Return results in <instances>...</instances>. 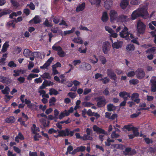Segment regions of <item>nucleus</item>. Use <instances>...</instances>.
Wrapping results in <instances>:
<instances>
[{"label":"nucleus","instance_id":"f257e3e1","mask_svg":"<svg viewBox=\"0 0 156 156\" xmlns=\"http://www.w3.org/2000/svg\"><path fill=\"white\" fill-rule=\"evenodd\" d=\"M147 10V7L144 6L142 8H139L135 11L132 14V19L134 20L140 16H142L145 19H147L148 17Z\"/></svg>","mask_w":156,"mask_h":156},{"label":"nucleus","instance_id":"f03ea898","mask_svg":"<svg viewBox=\"0 0 156 156\" xmlns=\"http://www.w3.org/2000/svg\"><path fill=\"white\" fill-rule=\"evenodd\" d=\"M128 30L127 28L124 26V29L120 33L119 35L121 37L125 38L126 40H130L133 38V37L132 34L129 33Z\"/></svg>","mask_w":156,"mask_h":156},{"label":"nucleus","instance_id":"7ed1b4c3","mask_svg":"<svg viewBox=\"0 0 156 156\" xmlns=\"http://www.w3.org/2000/svg\"><path fill=\"white\" fill-rule=\"evenodd\" d=\"M95 99L98 101L97 105L99 107L105 105L107 102L106 100L102 97H97Z\"/></svg>","mask_w":156,"mask_h":156},{"label":"nucleus","instance_id":"20e7f679","mask_svg":"<svg viewBox=\"0 0 156 156\" xmlns=\"http://www.w3.org/2000/svg\"><path fill=\"white\" fill-rule=\"evenodd\" d=\"M145 25L140 20H139L137 23V29L139 33L143 34L145 29Z\"/></svg>","mask_w":156,"mask_h":156},{"label":"nucleus","instance_id":"39448f33","mask_svg":"<svg viewBox=\"0 0 156 156\" xmlns=\"http://www.w3.org/2000/svg\"><path fill=\"white\" fill-rule=\"evenodd\" d=\"M102 51L105 54H108L110 50L111 45L108 42H105L103 43L102 46Z\"/></svg>","mask_w":156,"mask_h":156},{"label":"nucleus","instance_id":"423d86ee","mask_svg":"<svg viewBox=\"0 0 156 156\" xmlns=\"http://www.w3.org/2000/svg\"><path fill=\"white\" fill-rule=\"evenodd\" d=\"M107 74L111 79L114 80H116L117 77L116 75L112 69H107Z\"/></svg>","mask_w":156,"mask_h":156},{"label":"nucleus","instance_id":"0eeeda50","mask_svg":"<svg viewBox=\"0 0 156 156\" xmlns=\"http://www.w3.org/2000/svg\"><path fill=\"white\" fill-rule=\"evenodd\" d=\"M136 75L137 78L141 79L145 76V73L142 69L138 68L136 71Z\"/></svg>","mask_w":156,"mask_h":156},{"label":"nucleus","instance_id":"6e6552de","mask_svg":"<svg viewBox=\"0 0 156 156\" xmlns=\"http://www.w3.org/2000/svg\"><path fill=\"white\" fill-rule=\"evenodd\" d=\"M93 129L94 131L97 133H101L105 135H107V133L105 130L98 127L96 125H94L93 127Z\"/></svg>","mask_w":156,"mask_h":156},{"label":"nucleus","instance_id":"1a4fd4ad","mask_svg":"<svg viewBox=\"0 0 156 156\" xmlns=\"http://www.w3.org/2000/svg\"><path fill=\"white\" fill-rule=\"evenodd\" d=\"M109 15L111 22L113 21L116 18H117L118 13L115 10L110 11Z\"/></svg>","mask_w":156,"mask_h":156},{"label":"nucleus","instance_id":"9d476101","mask_svg":"<svg viewBox=\"0 0 156 156\" xmlns=\"http://www.w3.org/2000/svg\"><path fill=\"white\" fill-rule=\"evenodd\" d=\"M122 41H117V42L112 43V46L113 48L119 49L122 47Z\"/></svg>","mask_w":156,"mask_h":156},{"label":"nucleus","instance_id":"9b49d317","mask_svg":"<svg viewBox=\"0 0 156 156\" xmlns=\"http://www.w3.org/2000/svg\"><path fill=\"white\" fill-rule=\"evenodd\" d=\"M129 0H122L121 1L120 6L122 9H124L126 8L129 5Z\"/></svg>","mask_w":156,"mask_h":156},{"label":"nucleus","instance_id":"f8f14e48","mask_svg":"<svg viewBox=\"0 0 156 156\" xmlns=\"http://www.w3.org/2000/svg\"><path fill=\"white\" fill-rule=\"evenodd\" d=\"M135 47L134 44H127L126 47V50L128 52H131L133 51L135 49Z\"/></svg>","mask_w":156,"mask_h":156},{"label":"nucleus","instance_id":"ddd939ff","mask_svg":"<svg viewBox=\"0 0 156 156\" xmlns=\"http://www.w3.org/2000/svg\"><path fill=\"white\" fill-rule=\"evenodd\" d=\"M0 81L7 84L10 83L11 82V80L10 79L7 77L2 76H0Z\"/></svg>","mask_w":156,"mask_h":156},{"label":"nucleus","instance_id":"4468645a","mask_svg":"<svg viewBox=\"0 0 156 156\" xmlns=\"http://www.w3.org/2000/svg\"><path fill=\"white\" fill-rule=\"evenodd\" d=\"M117 20L122 22H125L128 21V16L124 15H121L117 18Z\"/></svg>","mask_w":156,"mask_h":156},{"label":"nucleus","instance_id":"2eb2a0df","mask_svg":"<svg viewBox=\"0 0 156 156\" xmlns=\"http://www.w3.org/2000/svg\"><path fill=\"white\" fill-rule=\"evenodd\" d=\"M85 6V4L84 2H83L81 4H80L76 8V11L77 12L83 11L84 9Z\"/></svg>","mask_w":156,"mask_h":156},{"label":"nucleus","instance_id":"dca6fc26","mask_svg":"<svg viewBox=\"0 0 156 156\" xmlns=\"http://www.w3.org/2000/svg\"><path fill=\"white\" fill-rule=\"evenodd\" d=\"M111 148L112 149L115 148L123 150L125 147L122 144H113L111 145Z\"/></svg>","mask_w":156,"mask_h":156},{"label":"nucleus","instance_id":"f3484780","mask_svg":"<svg viewBox=\"0 0 156 156\" xmlns=\"http://www.w3.org/2000/svg\"><path fill=\"white\" fill-rule=\"evenodd\" d=\"M33 21L35 24H37L41 22V20L39 16H35L32 20L30 21L29 22L31 23Z\"/></svg>","mask_w":156,"mask_h":156},{"label":"nucleus","instance_id":"a211bd4d","mask_svg":"<svg viewBox=\"0 0 156 156\" xmlns=\"http://www.w3.org/2000/svg\"><path fill=\"white\" fill-rule=\"evenodd\" d=\"M108 19V16L106 12H104L103 13L101 17V20L104 22H106Z\"/></svg>","mask_w":156,"mask_h":156},{"label":"nucleus","instance_id":"6ab92c4d","mask_svg":"<svg viewBox=\"0 0 156 156\" xmlns=\"http://www.w3.org/2000/svg\"><path fill=\"white\" fill-rule=\"evenodd\" d=\"M39 121L44 127L48 126L50 123L49 121L47 122L46 120L42 118H40Z\"/></svg>","mask_w":156,"mask_h":156},{"label":"nucleus","instance_id":"aec40b11","mask_svg":"<svg viewBox=\"0 0 156 156\" xmlns=\"http://www.w3.org/2000/svg\"><path fill=\"white\" fill-rule=\"evenodd\" d=\"M72 41L75 43L80 44H83V42L81 37H74Z\"/></svg>","mask_w":156,"mask_h":156},{"label":"nucleus","instance_id":"412c9836","mask_svg":"<svg viewBox=\"0 0 156 156\" xmlns=\"http://www.w3.org/2000/svg\"><path fill=\"white\" fill-rule=\"evenodd\" d=\"M92 5H95L97 6H99L100 5L101 0H89Z\"/></svg>","mask_w":156,"mask_h":156},{"label":"nucleus","instance_id":"4be33fe9","mask_svg":"<svg viewBox=\"0 0 156 156\" xmlns=\"http://www.w3.org/2000/svg\"><path fill=\"white\" fill-rule=\"evenodd\" d=\"M58 133L59 134L58 135L56 136H55L56 137H57L58 136H67V134H66V129L65 130H62L61 131H58Z\"/></svg>","mask_w":156,"mask_h":156},{"label":"nucleus","instance_id":"5701e85b","mask_svg":"<svg viewBox=\"0 0 156 156\" xmlns=\"http://www.w3.org/2000/svg\"><path fill=\"white\" fill-rule=\"evenodd\" d=\"M107 108L108 111H113L115 110L116 107L113 104H110L107 105Z\"/></svg>","mask_w":156,"mask_h":156},{"label":"nucleus","instance_id":"b1692460","mask_svg":"<svg viewBox=\"0 0 156 156\" xmlns=\"http://www.w3.org/2000/svg\"><path fill=\"white\" fill-rule=\"evenodd\" d=\"M7 57V54H3L2 57L0 59V65H4L5 64V60Z\"/></svg>","mask_w":156,"mask_h":156},{"label":"nucleus","instance_id":"393cba45","mask_svg":"<svg viewBox=\"0 0 156 156\" xmlns=\"http://www.w3.org/2000/svg\"><path fill=\"white\" fill-rule=\"evenodd\" d=\"M82 140H93V138L90 136V135L88 134H84L82 137Z\"/></svg>","mask_w":156,"mask_h":156},{"label":"nucleus","instance_id":"a878e982","mask_svg":"<svg viewBox=\"0 0 156 156\" xmlns=\"http://www.w3.org/2000/svg\"><path fill=\"white\" fill-rule=\"evenodd\" d=\"M31 130L33 133L36 134H38V133L36 132L39 131V128L37 127L34 124L33 125V126L31 127Z\"/></svg>","mask_w":156,"mask_h":156},{"label":"nucleus","instance_id":"bb28decb","mask_svg":"<svg viewBox=\"0 0 156 156\" xmlns=\"http://www.w3.org/2000/svg\"><path fill=\"white\" fill-rule=\"evenodd\" d=\"M130 94V93H128L126 91L121 92L119 94V96L122 98H123L126 96H127V97H129V98L131 97Z\"/></svg>","mask_w":156,"mask_h":156},{"label":"nucleus","instance_id":"cd10ccee","mask_svg":"<svg viewBox=\"0 0 156 156\" xmlns=\"http://www.w3.org/2000/svg\"><path fill=\"white\" fill-rule=\"evenodd\" d=\"M131 148L129 147H127L125 149V151H123V154L125 155H133V154L131 152Z\"/></svg>","mask_w":156,"mask_h":156},{"label":"nucleus","instance_id":"c85d7f7f","mask_svg":"<svg viewBox=\"0 0 156 156\" xmlns=\"http://www.w3.org/2000/svg\"><path fill=\"white\" fill-rule=\"evenodd\" d=\"M59 94L58 92L54 88H51L49 90V94L51 95L54 94L55 95H56Z\"/></svg>","mask_w":156,"mask_h":156},{"label":"nucleus","instance_id":"c756f323","mask_svg":"<svg viewBox=\"0 0 156 156\" xmlns=\"http://www.w3.org/2000/svg\"><path fill=\"white\" fill-rule=\"evenodd\" d=\"M57 54L60 57H64L66 55L65 52L62 50V48L58 52Z\"/></svg>","mask_w":156,"mask_h":156},{"label":"nucleus","instance_id":"7c9ffc66","mask_svg":"<svg viewBox=\"0 0 156 156\" xmlns=\"http://www.w3.org/2000/svg\"><path fill=\"white\" fill-rule=\"evenodd\" d=\"M15 118L13 116H11L5 119V121L8 123H13L15 122Z\"/></svg>","mask_w":156,"mask_h":156},{"label":"nucleus","instance_id":"2f4dec72","mask_svg":"<svg viewBox=\"0 0 156 156\" xmlns=\"http://www.w3.org/2000/svg\"><path fill=\"white\" fill-rule=\"evenodd\" d=\"M31 52L28 49H25L24 50L23 52L24 55L27 57H28L30 56Z\"/></svg>","mask_w":156,"mask_h":156},{"label":"nucleus","instance_id":"473e14b6","mask_svg":"<svg viewBox=\"0 0 156 156\" xmlns=\"http://www.w3.org/2000/svg\"><path fill=\"white\" fill-rule=\"evenodd\" d=\"M43 85H44L45 86H52L53 85V83L50 81L48 80H44L43 83Z\"/></svg>","mask_w":156,"mask_h":156},{"label":"nucleus","instance_id":"72a5a7b5","mask_svg":"<svg viewBox=\"0 0 156 156\" xmlns=\"http://www.w3.org/2000/svg\"><path fill=\"white\" fill-rule=\"evenodd\" d=\"M9 46V45L8 43L7 42H5L2 47V51L3 52H5L7 51V48Z\"/></svg>","mask_w":156,"mask_h":156},{"label":"nucleus","instance_id":"f704fd0d","mask_svg":"<svg viewBox=\"0 0 156 156\" xmlns=\"http://www.w3.org/2000/svg\"><path fill=\"white\" fill-rule=\"evenodd\" d=\"M10 92V89L9 87H6L4 89L2 90V93L4 94H8Z\"/></svg>","mask_w":156,"mask_h":156},{"label":"nucleus","instance_id":"c9c22d12","mask_svg":"<svg viewBox=\"0 0 156 156\" xmlns=\"http://www.w3.org/2000/svg\"><path fill=\"white\" fill-rule=\"evenodd\" d=\"M124 128L127 129L128 131H129L131 130H133L135 127H133L131 125H128L124 126Z\"/></svg>","mask_w":156,"mask_h":156},{"label":"nucleus","instance_id":"e433bc0d","mask_svg":"<svg viewBox=\"0 0 156 156\" xmlns=\"http://www.w3.org/2000/svg\"><path fill=\"white\" fill-rule=\"evenodd\" d=\"M38 74L33 73L30 74L27 77V80H32V78L36 77H38Z\"/></svg>","mask_w":156,"mask_h":156},{"label":"nucleus","instance_id":"4c0bfd02","mask_svg":"<svg viewBox=\"0 0 156 156\" xmlns=\"http://www.w3.org/2000/svg\"><path fill=\"white\" fill-rule=\"evenodd\" d=\"M93 56L95 58V60H94L92 58H90L89 59V61L90 63L95 64L98 62V59L95 55H94Z\"/></svg>","mask_w":156,"mask_h":156},{"label":"nucleus","instance_id":"58836bf2","mask_svg":"<svg viewBox=\"0 0 156 156\" xmlns=\"http://www.w3.org/2000/svg\"><path fill=\"white\" fill-rule=\"evenodd\" d=\"M136 75V71H130L128 72L127 75L129 77H132Z\"/></svg>","mask_w":156,"mask_h":156},{"label":"nucleus","instance_id":"ea45409f","mask_svg":"<svg viewBox=\"0 0 156 156\" xmlns=\"http://www.w3.org/2000/svg\"><path fill=\"white\" fill-rule=\"evenodd\" d=\"M13 23V21H9L7 23L6 26L8 27H9L12 26L13 28H14L15 27V25Z\"/></svg>","mask_w":156,"mask_h":156},{"label":"nucleus","instance_id":"a19ab883","mask_svg":"<svg viewBox=\"0 0 156 156\" xmlns=\"http://www.w3.org/2000/svg\"><path fill=\"white\" fill-rule=\"evenodd\" d=\"M110 0H107L105 2V7L106 9H109L110 7V5L108 4L111 2Z\"/></svg>","mask_w":156,"mask_h":156},{"label":"nucleus","instance_id":"79ce46f5","mask_svg":"<svg viewBox=\"0 0 156 156\" xmlns=\"http://www.w3.org/2000/svg\"><path fill=\"white\" fill-rule=\"evenodd\" d=\"M43 24L45 25L46 27H51L52 26V24L49 23L48 20L46 19L45 21L44 22Z\"/></svg>","mask_w":156,"mask_h":156},{"label":"nucleus","instance_id":"37998d69","mask_svg":"<svg viewBox=\"0 0 156 156\" xmlns=\"http://www.w3.org/2000/svg\"><path fill=\"white\" fill-rule=\"evenodd\" d=\"M41 77L44 79L46 78L50 79L51 78V76H50L49 74L47 73H44Z\"/></svg>","mask_w":156,"mask_h":156},{"label":"nucleus","instance_id":"c03bdc74","mask_svg":"<svg viewBox=\"0 0 156 156\" xmlns=\"http://www.w3.org/2000/svg\"><path fill=\"white\" fill-rule=\"evenodd\" d=\"M139 97V94L137 93H133L131 96L132 100H133L134 99L138 98Z\"/></svg>","mask_w":156,"mask_h":156},{"label":"nucleus","instance_id":"a18cd8bd","mask_svg":"<svg viewBox=\"0 0 156 156\" xmlns=\"http://www.w3.org/2000/svg\"><path fill=\"white\" fill-rule=\"evenodd\" d=\"M140 2L138 0H131L130 4L133 5H137L139 4Z\"/></svg>","mask_w":156,"mask_h":156},{"label":"nucleus","instance_id":"49530a36","mask_svg":"<svg viewBox=\"0 0 156 156\" xmlns=\"http://www.w3.org/2000/svg\"><path fill=\"white\" fill-rule=\"evenodd\" d=\"M133 133L136 136H138L139 135V133L138 132V129L135 127L133 130Z\"/></svg>","mask_w":156,"mask_h":156},{"label":"nucleus","instance_id":"de8ad7c7","mask_svg":"<svg viewBox=\"0 0 156 156\" xmlns=\"http://www.w3.org/2000/svg\"><path fill=\"white\" fill-rule=\"evenodd\" d=\"M100 60L103 64H105L107 62L105 58L102 56H101L100 57Z\"/></svg>","mask_w":156,"mask_h":156},{"label":"nucleus","instance_id":"09e8293b","mask_svg":"<svg viewBox=\"0 0 156 156\" xmlns=\"http://www.w3.org/2000/svg\"><path fill=\"white\" fill-rule=\"evenodd\" d=\"M75 29V28L74 27L72 29L68 31H64V34L65 35H66V34H69L71 33H73Z\"/></svg>","mask_w":156,"mask_h":156},{"label":"nucleus","instance_id":"8fccbe9b","mask_svg":"<svg viewBox=\"0 0 156 156\" xmlns=\"http://www.w3.org/2000/svg\"><path fill=\"white\" fill-rule=\"evenodd\" d=\"M56 101L55 98L54 97H53L51 98L49 100V103H50V105H54V103Z\"/></svg>","mask_w":156,"mask_h":156},{"label":"nucleus","instance_id":"3c124183","mask_svg":"<svg viewBox=\"0 0 156 156\" xmlns=\"http://www.w3.org/2000/svg\"><path fill=\"white\" fill-rule=\"evenodd\" d=\"M83 105L85 107H90L93 105V104L90 102H84L83 103Z\"/></svg>","mask_w":156,"mask_h":156},{"label":"nucleus","instance_id":"603ef678","mask_svg":"<svg viewBox=\"0 0 156 156\" xmlns=\"http://www.w3.org/2000/svg\"><path fill=\"white\" fill-rule=\"evenodd\" d=\"M119 135L115 133V131H113L111 134V137L112 138H115L118 137Z\"/></svg>","mask_w":156,"mask_h":156},{"label":"nucleus","instance_id":"864d4df0","mask_svg":"<svg viewBox=\"0 0 156 156\" xmlns=\"http://www.w3.org/2000/svg\"><path fill=\"white\" fill-rule=\"evenodd\" d=\"M130 84H136L139 83V81L137 79H132L129 81Z\"/></svg>","mask_w":156,"mask_h":156},{"label":"nucleus","instance_id":"5fc2aeb1","mask_svg":"<svg viewBox=\"0 0 156 156\" xmlns=\"http://www.w3.org/2000/svg\"><path fill=\"white\" fill-rule=\"evenodd\" d=\"M156 48L155 47H153L152 48L147 49L146 51L147 53H150L151 52H154L155 51Z\"/></svg>","mask_w":156,"mask_h":156},{"label":"nucleus","instance_id":"6e6d98bb","mask_svg":"<svg viewBox=\"0 0 156 156\" xmlns=\"http://www.w3.org/2000/svg\"><path fill=\"white\" fill-rule=\"evenodd\" d=\"M151 91L152 92H156V84H151Z\"/></svg>","mask_w":156,"mask_h":156},{"label":"nucleus","instance_id":"4d7b16f0","mask_svg":"<svg viewBox=\"0 0 156 156\" xmlns=\"http://www.w3.org/2000/svg\"><path fill=\"white\" fill-rule=\"evenodd\" d=\"M66 131L67 136L69 135L70 136H73V134L72 131H70L68 129H66Z\"/></svg>","mask_w":156,"mask_h":156},{"label":"nucleus","instance_id":"13d9d810","mask_svg":"<svg viewBox=\"0 0 156 156\" xmlns=\"http://www.w3.org/2000/svg\"><path fill=\"white\" fill-rule=\"evenodd\" d=\"M103 93L104 95L106 96L109 95L110 94V92L108 90V88H106L103 91Z\"/></svg>","mask_w":156,"mask_h":156},{"label":"nucleus","instance_id":"bf43d9fd","mask_svg":"<svg viewBox=\"0 0 156 156\" xmlns=\"http://www.w3.org/2000/svg\"><path fill=\"white\" fill-rule=\"evenodd\" d=\"M8 66L10 67H16V65L13 61H11L9 63Z\"/></svg>","mask_w":156,"mask_h":156},{"label":"nucleus","instance_id":"052dcab7","mask_svg":"<svg viewBox=\"0 0 156 156\" xmlns=\"http://www.w3.org/2000/svg\"><path fill=\"white\" fill-rule=\"evenodd\" d=\"M105 29L106 31L108 32L110 34L113 32V30H112V29L108 26H105Z\"/></svg>","mask_w":156,"mask_h":156},{"label":"nucleus","instance_id":"680f3d73","mask_svg":"<svg viewBox=\"0 0 156 156\" xmlns=\"http://www.w3.org/2000/svg\"><path fill=\"white\" fill-rule=\"evenodd\" d=\"M13 72L14 73L13 75L15 76H18L20 75V71L18 70H15L13 71Z\"/></svg>","mask_w":156,"mask_h":156},{"label":"nucleus","instance_id":"e2e57ef3","mask_svg":"<svg viewBox=\"0 0 156 156\" xmlns=\"http://www.w3.org/2000/svg\"><path fill=\"white\" fill-rule=\"evenodd\" d=\"M10 1L11 3L14 6L17 7L18 6V3L16 0H11Z\"/></svg>","mask_w":156,"mask_h":156},{"label":"nucleus","instance_id":"0e129e2a","mask_svg":"<svg viewBox=\"0 0 156 156\" xmlns=\"http://www.w3.org/2000/svg\"><path fill=\"white\" fill-rule=\"evenodd\" d=\"M85 68L87 70H90L91 69V66L88 63H85Z\"/></svg>","mask_w":156,"mask_h":156},{"label":"nucleus","instance_id":"69168bd1","mask_svg":"<svg viewBox=\"0 0 156 156\" xmlns=\"http://www.w3.org/2000/svg\"><path fill=\"white\" fill-rule=\"evenodd\" d=\"M91 89L89 88H85L83 92V94L84 95H86L88 94L90 92H91Z\"/></svg>","mask_w":156,"mask_h":156},{"label":"nucleus","instance_id":"338daca9","mask_svg":"<svg viewBox=\"0 0 156 156\" xmlns=\"http://www.w3.org/2000/svg\"><path fill=\"white\" fill-rule=\"evenodd\" d=\"M68 94L72 98H74L76 96V94L74 93L69 92Z\"/></svg>","mask_w":156,"mask_h":156},{"label":"nucleus","instance_id":"774afa93","mask_svg":"<svg viewBox=\"0 0 156 156\" xmlns=\"http://www.w3.org/2000/svg\"><path fill=\"white\" fill-rule=\"evenodd\" d=\"M61 66V64L60 62H57L55 64L52 66V68H56L57 67H60Z\"/></svg>","mask_w":156,"mask_h":156}]
</instances>
